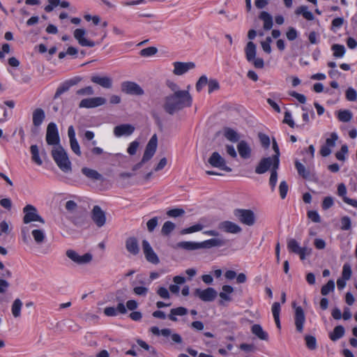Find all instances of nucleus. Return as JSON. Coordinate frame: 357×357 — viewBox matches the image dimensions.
<instances>
[{
    "mask_svg": "<svg viewBox=\"0 0 357 357\" xmlns=\"http://www.w3.org/2000/svg\"><path fill=\"white\" fill-rule=\"evenodd\" d=\"M23 223L29 225L21 228V237L24 244H29L31 241L30 234L33 238L34 242L40 245L43 244L46 240L45 230L39 227L36 222L45 225V220L38 212L37 208L31 205L27 204L23 208Z\"/></svg>",
    "mask_w": 357,
    "mask_h": 357,
    "instance_id": "nucleus-1",
    "label": "nucleus"
},
{
    "mask_svg": "<svg viewBox=\"0 0 357 357\" xmlns=\"http://www.w3.org/2000/svg\"><path fill=\"white\" fill-rule=\"evenodd\" d=\"M192 102V98L189 92L169 93L164 97L162 107L166 113L174 115L185 107H190Z\"/></svg>",
    "mask_w": 357,
    "mask_h": 357,
    "instance_id": "nucleus-2",
    "label": "nucleus"
},
{
    "mask_svg": "<svg viewBox=\"0 0 357 357\" xmlns=\"http://www.w3.org/2000/svg\"><path fill=\"white\" fill-rule=\"evenodd\" d=\"M52 156L62 172L65 173H70L72 172L71 162L69 160L67 152L61 146L53 147Z\"/></svg>",
    "mask_w": 357,
    "mask_h": 357,
    "instance_id": "nucleus-3",
    "label": "nucleus"
},
{
    "mask_svg": "<svg viewBox=\"0 0 357 357\" xmlns=\"http://www.w3.org/2000/svg\"><path fill=\"white\" fill-rule=\"evenodd\" d=\"M158 146V137L157 135L155 134L153 135L150 140L149 141L145 151L144 153L141 162H138L135 165L132 167V170L136 171L139 169H140L143 164L151 160V158L154 155Z\"/></svg>",
    "mask_w": 357,
    "mask_h": 357,
    "instance_id": "nucleus-4",
    "label": "nucleus"
},
{
    "mask_svg": "<svg viewBox=\"0 0 357 357\" xmlns=\"http://www.w3.org/2000/svg\"><path fill=\"white\" fill-rule=\"evenodd\" d=\"M245 57L248 61L252 62L256 68L261 69L264 66V61L261 58H255L257 54L256 45L250 41L245 47Z\"/></svg>",
    "mask_w": 357,
    "mask_h": 357,
    "instance_id": "nucleus-5",
    "label": "nucleus"
},
{
    "mask_svg": "<svg viewBox=\"0 0 357 357\" xmlns=\"http://www.w3.org/2000/svg\"><path fill=\"white\" fill-rule=\"evenodd\" d=\"M234 215L239 222L247 226H252L255 223V215L252 210L236 208L234 211Z\"/></svg>",
    "mask_w": 357,
    "mask_h": 357,
    "instance_id": "nucleus-6",
    "label": "nucleus"
},
{
    "mask_svg": "<svg viewBox=\"0 0 357 357\" xmlns=\"http://www.w3.org/2000/svg\"><path fill=\"white\" fill-rule=\"evenodd\" d=\"M86 31L84 29H76L73 32V36L77 40L78 43L82 47H93L96 45L101 43L102 40L106 37V33L104 34L100 41L97 43L90 40L86 38Z\"/></svg>",
    "mask_w": 357,
    "mask_h": 357,
    "instance_id": "nucleus-7",
    "label": "nucleus"
},
{
    "mask_svg": "<svg viewBox=\"0 0 357 357\" xmlns=\"http://www.w3.org/2000/svg\"><path fill=\"white\" fill-rule=\"evenodd\" d=\"M208 162L213 167L218 168L227 172H231V168L227 165L225 159L217 151L212 153Z\"/></svg>",
    "mask_w": 357,
    "mask_h": 357,
    "instance_id": "nucleus-8",
    "label": "nucleus"
},
{
    "mask_svg": "<svg viewBox=\"0 0 357 357\" xmlns=\"http://www.w3.org/2000/svg\"><path fill=\"white\" fill-rule=\"evenodd\" d=\"M46 142L49 145L61 146L58 129L53 122L50 123L47 127Z\"/></svg>",
    "mask_w": 357,
    "mask_h": 357,
    "instance_id": "nucleus-9",
    "label": "nucleus"
},
{
    "mask_svg": "<svg viewBox=\"0 0 357 357\" xmlns=\"http://www.w3.org/2000/svg\"><path fill=\"white\" fill-rule=\"evenodd\" d=\"M66 255L70 259L78 265L89 264L93 259V256L90 253H85L83 255H79L73 250H68Z\"/></svg>",
    "mask_w": 357,
    "mask_h": 357,
    "instance_id": "nucleus-10",
    "label": "nucleus"
},
{
    "mask_svg": "<svg viewBox=\"0 0 357 357\" xmlns=\"http://www.w3.org/2000/svg\"><path fill=\"white\" fill-rule=\"evenodd\" d=\"M121 89L122 92L135 96H142L144 93L142 88L134 82L126 81L121 84Z\"/></svg>",
    "mask_w": 357,
    "mask_h": 357,
    "instance_id": "nucleus-11",
    "label": "nucleus"
},
{
    "mask_svg": "<svg viewBox=\"0 0 357 357\" xmlns=\"http://www.w3.org/2000/svg\"><path fill=\"white\" fill-rule=\"evenodd\" d=\"M194 294L195 296L199 297L204 302H211L214 301L218 295L217 291L212 287H208L204 290L196 289Z\"/></svg>",
    "mask_w": 357,
    "mask_h": 357,
    "instance_id": "nucleus-12",
    "label": "nucleus"
},
{
    "mask_svg": "<svg viewBox=\"0 0 357 357\" xmlns=\"http://www.w3.org/2000/svg\"><path fill=\"white\" fill-rule=\"evenodd\" d=\"M293 307L295 309L294 323L296 331L299 333H302L303 331L304 324L305 322L304 311L301 306H296L295 303H293Z\"/></svg>",
    "mask_w": 357,
    "mask_h": 357,
    "instance_id": "nucleus-13",
    "label": "nucleus"
},
{
    "mask_svg": "<svg viewBox=\"0 0 357 357\" xmlns=\"http://www.w3.org/2000/svg\"><path fill=\"white\" fill-rule=\"evenodd\" d=\"M174 70L172 71L173 74L177 76L183 75V74L188 72L190 70L194 69L195 68V64L194 62H181V61H175L173 63Z\"/></svg>",
    "mask_w": 357,
    "mask_h": 357,
    "instance_id": "nucleus-14",
    "label": "nucleus"
},
{
    "mask_svg": "<svg viewBox=\"0 0 357 357\" xmlns=\"http://www.w3.org/2000/svg\"><path fill=\"white\" fill-rule=\"evenodd\" d=\"M142 245L146 259L153 264H159V258L153 250L150 243L146 240H143Z\"/></svg>",
    "mask_w": 357,
    "mask_h": 357,
    "instance_id": "nucleus-15",
    "label": "nucleus"
},
{
    "mask_svg": "<svg viewBox=\"0 0 357 357\" xmlns=\"http://www.w3.org/2000/svg\"><path fill=\"white\" fill-rule=\"evenodd\" d=\"M107 100L102 97H94L85 98L80 101L79 107L80 108H95L106 103Z\"/></svg>",
    "mask_w": 357,
    "mask_h": 357,
    "instance_id": "nucleus-16",
    "label": "nucleus"
},
{
    "mask_svg": "<svg viewBox=\"0 0 357 357\" xmlns=\"http://www.w3.org/2000/svg\"><path fill=\"white\" fill-rule=\"evenodd\" d=\"M269 169H275V160L273 157L262 158L255 168V172L261 174Z\"/></svg>",
    "mask_w": 357,
    "mask_h": 357,
    "instance_id": "nucleus-17",
    "label": "nucleus"
},
{
    "mask_svg": "<svg viewBox=\"0 0 357 357\" xmlns=\"http://www.w3.org/2000/svg\"><path fill=\"white\" fill-rule=\"evenodd\" d=\"M218 228L226 233L234 234H238L242 231V229L239 225L229 220L220 222L218 224Z\"/></svg>",
    "mask_w": 357,
    "mask_h": 357,
    "instance_id": "nucleus-18",
    "label": "nucleus"
},
{
    "mask_svg": "<svg viewBox=\"0 0 357 357\" xmlns=\"http://www.w3.org/2000/svg\"><path fill=\"white\" fill-rule=\"evenodd\" d=\"M91 218L98 227H102L106 222L105 213L99 206H95L93 207Z\"/></svg>",
    "mask_w": 357,
    "mask_h": 357,
    "instance_id": "nucleus-19",
    "label": "nucleus"
},
{
    "mask_svg": "<svg viewBox=\"0 0 357 357\" xmlns=\"http://www.w3.org/2000/svg\"><path fill=\"white\" fill-rule=\"evenodd\" d=\"M135 127L130 124H121L114 127V134L116 137L129 136L133 133Z\"/></svg>",
    "mask_w": 357,
    "mask_h": 357,
    "instance_id": "nucleus-20",
    "label": "nucleus"
},
{
    "mask_svg": "<svg viewBox=\"0 0 357 357\" xmlns=\"http://www.w3.org/2000/svg\"><path fill=\"white\" fill-rule=\"evenodd\" d=\"M225 244V240L220 238H214L200 242V248L210 249L212 248H219L224 246Z\"/></svg>",
    "mask_w": 357,
    "mask_h": 357,
    "instance_id": "nucleus-21",
    "label": "nucleus"
},
{
    "mask_svg": "<svg viewBox=\"0 0 357 357\" xmlns=\"http://www.w3.org/2000/svg\"><path fill=\"white\" fill-rule=\"evenodd\" d=\"M237 150L242 158L248 159L250 158L252 149L247 142L240 141L237 144Z\"/></svg>",
    "mask_w": 357,
    "mask_h": 357,
    "instance_id": "nucleus-22",
    "label": "nucleus"
},
{
    "mask_svg": "<svg viewBox=\"0 0 357 357\" xmlns=\"http://www.w3.org/2000/svg\"><path fill=\"white\" fill-rule=\"evenodd\" d=\"M91 81L97 84L105 89H110L112 86V79L107 76L100 77L98 75L92 76Z\"/></svg>",
    "mask_w": 357,
    "mask_h": 357,
    "instance_id": "nucleus-23",
    "label": "nucleus"
},
{
    "mask_svg": "<svg viewBox=\"0 0 357 357\" xmlns=\"http://www.w3.org/2000/svg\"><path fill=\"white\" fill-rule=\"evenodd\" d=\"M126 248L128 252L137 255L139 252L137 239L135 237H129L126 241Z\"/></svg>",
    "mask_w": 357,
    "mask_h": 357,
    "instance_id": "nucleus-24",
    "label": "nucleus"
},
{
    "mask_svg": "<svg viewBox=\"0 0 357 357\" xmlns=\"http://www.w3.org/2000/svg\"><path fill=\"white\" fill-rule=\"evenodd\" d=\"M346 194H347V188H346L345 185L344 183L339 184L338 187H337V195L342 197V199L345 203H347L355 208H357V200L350 199V198L346 197Z\"/></svg>",
    "mask_w": 357,
    "mask_h": 357,
    "instance_id": "nucleus-25",
    "label": "nucleus"
},
{
    "mask_svg": "<svg viewBox=\"0 0 357 357\" xmlns=\"http://www.w3.org/2000/svg\"><path fill=\"white\" fill-rule=\"evenodd\" d=\"M45 118V112L41 108H37L33 112L32 121L35 127L40 126Z\"/></svg>",
    "mask_w": 357,
    "mask_h": 357,
    "instance_id": "nucleus-26",
    "label": "nucleus"
},
{
    "mask_svg": "<svg viewBox=\"0 0 357 357\" xmlns=\"http://www.w3.org/2000/svg\"><path fill=\"white\" fill-rule=\"evenodd\" d=\"M82 173L86 176L88 178L93 181H102L103 177L102 174L98 172L96 170L88 168L83 167L81 169Z\"/></svg>",
    "mask_w": 357,
    "mask_h": 357,
    "instance_id": "nucleus-27",
    "label": "nucleus"
},
{
    "mask_svg": "<svg viewBox=\"0 0 357 357\" xmlns=\"http://www.w3.org/2000/svg\"><path fill=\"white\" fill-rule=\"evenodd\" d=\"M251 332L261 340L268 341V333L264 331L261 326L259 324L252 325L251 327Z\"/></svg>",
    "mask_w": 357,
    "mask_h": 357,
    "instance_id": "nucleus-28",
    "label": "nucleus"
},
{
    "mask_svg": "<svg viewBox=\"0 0 357 357\" xmlns=\"http://www.w3.org/2000/svg\"><path fill=\"white\" fill-rule=\"evenodd\" d=\"M234 291V288L229 285H223L222 287V291L219 294L221 298L220 301V305H224V301H231V298L230 294Z\"/></svg>",
    "mask_w": 357,
    "mask_h": 357,
    "instance_id": "nucleus-29",
    "label": "nucleus"
},
{
    "mask_svg": "<svg viewBox=\"0 0 357 357\" xmlns=\"http://www.w3.org/2000/svg\"><path fill=\"white\" fill-rule=\"evenodd\" d=\"M223 135L225 137L231 142H237L239 141L240 135L234 129L226 127L223 129Z\"/></svg>",
    "mask_w": 357,
    "mask_h": 357,
    "instance_id": "nucleus-30",
    "label": "nucleus"
},
{
    "mask_svg": "<svg viewBox=\"0 0 357 357\" xmlns=\"http://www.w3.org/2000/svg\"><path fill=\"white\" fill-rule=\"evenodd\" d=\"M161 335L164 337H169L172 342L176 344H181L183 339L178 333H173L169 328H164L161 330Z\"/></svg>",
    "mask_w": 357,
    "mask_h": 357,
    "instance_id": "nucleus-31",
    "label": "nucleus"
},
{
    "mask_svg": "<svg viewBox=\"0 0 357 357\" xmlns=\"http://www.w3.org/2000/svg\"><path fill=\"white\" fill-rule=\"evenodd\" d=\"M139 283L140 284H144V282L143 280L132 281L131 282L132 286H133V292L137 296H145L149 292V289L144 286H137V284Z\"/></svg>",
    "mask_w": 357,
    "mask_h": 357,
    "instance_id": "nucleus-32",
    "label": "nucleus"
},
{
    "mask_svg": "<svg viewBox=\"0 0 357 357\" xmlns=\"http://www.w3.org/2000/svg\"><path fill=\"white\" fill-rule=\"evenodd\" d=\"M177 248L183 249L185 250H196L201 249L200 243L192 242V241H181L176 244Z\"/></svg>",
    "mask_w": 357,
    "mask_h": 357,
    "instance_id": "nucleus-33",
    "label": "nucleus"
},
{
    "mask_svg": "<svg viewBox=\"0 0 357 357\" xmlns=\"http://www.w3.org/2000/svg\"><path fill=\"white\" fill-rule=\"evenodd\" d=\"M259 19L264 22L263 28L265 30H271L273 27V17L266 11H262L260 13Z\"/></svg>",
    "mask_w": 357,
    "mask_h": 357,
    "instance_id": "nucleus-34",
    "label": "nucleus"
},
{
    "mask_svg": "<svg viewBox=\"0 0 357 357\" xmlns=\"http://www.w3.org/2000/svg\"><path fill=\"white\" fill-rule=\"evenodd\" d=\"M187 313L188 310L185 307H178L176 308L172 309L168 317L170 320L173 321H176V316H183L185 315Z\"/></svg>",
    "mask_w": 357,
    "mask_h": 357,
    "instance_id": "nucleus-35",
    "label": "nucleus"
},
{
    "mask_svg": "<svg viewBox=\"0 0 357 357\" xmlns=\"http://www.w3.org/2000/svg\"><path fill=\"white\" fill-rule=\"evenodd\" d=\"M344 333L345 330L342 326H337L334 328L333 332L330 333V339L333 342L337 341L344 336Z\"/></svg>",
    "mask_w": 357,
    "mask_h": 357,
    "instance_id": "nucleus-36",
    "label": "nucleus"
},
{
    "mask_svg": "<svg viewBox=\"0 0 357 357\" xmlns=\"http://www.w3.org/2000/svg\"><path fill=\"white\" fill-rule=\"evenodd\" d=\"M22 305V302L20 298H16L14 300L11 306V312L13 316L15 318H18L21 316V310Z\"/></svg>",
    "mask_w": 357,
    "mask_h": 357,
    "instance_id": "nucleus-37",
    "label": "nucleus"
},
{
    "mask_svg": "<svg viewBox=\"0 0 357 357\" xmlns=\"http://www.w3.org/2000/svg\"><path fill=\"white\" fill-rule=\"evenodd\" d=\"M295 13L296 15H302L303 16V17L307 20H314V15H313L312 13L307 10V7L306 6H301L298 7L296 10Z\"/></svg>",
    "mask_w": 357,
    "mask_h": 357,
    "instance_id": "nucleus-38",
    "label": "nucleus"
},
{
    "mask_svg": "<svg viewBox=\"0 0 357 357\" xmlns=\"http://www.w3.org/2000/svg\"><path fill=\"white\" fill-rule=\"evenodd\" d=\"M287 248L289 252L298 255L301 246L296 239L290 238L287 240Z\"/></svg>",
    "mask_w": 357,
    "mask_h": 357,
    "instance_id": "nucleus-39",
    "label": "nucleus"
},
{
    "mask_svg": "<svg viewBox=\"0 0 357 357\" xmlns=\"http://www.w3.org/2000/svg\"><path fill=\"white\" fill-rule=\"evenodd\" d=\"M30 151L31 153V159L38 165H41L43 163L42 160L39 156V150L37 145H31L30 147Z\"/></svg>",
    "mask_w": 357,
    "mask_h": 357,
    "instance_id": "nucleus-40",
    "label": "nucleus"
},
{
    "mask_svg": "<svg viewBox=\"0 0 357 357\" xmlns=\"http://www.w3.org/2000/svg\"><path fill=\"white\" fill-rule=\"evenodd\" d=\"M331 50L333 52V56L336 58H341L345 54V47L342 45L334 44L332 45Z\"/></svg>",
    "mask_w": 357,
    "mask_h": 357,
    "instance_id": "nucleus-41",
    "label": "nucleus"
},
{
    "mask_svg": "<svg viewBox=\"0 0 357 357\" xmlns=\"http://www.w3.org/2000/svg\"><path fill=\"white\" fill-rule=\"evenodd\" d=\"M352 113L349 110H340L338 112L337 118L342 122H349L352 119Z\"/></svg>",
    "mask_w": 357,
    "mask_h": 357,
    "instance_id": "nucleus-42",
    "label": "nucleus"
},
{
    "mask_svg": "<svg viewBox=\"0 0 357 357\" xmlns=\"http://www.w3.org/2000/svg\"><path fill=\"white\" fill-rule=\"evenodd\" d=\"M176 227L174 223L171 221L165 222L161 229V233L164 236H168Z\"/></svg>",
    "mask_w": 357,
    "mask_h": 357,
    "instance_id": "nucleus-43",
    "label": "nucleus"
},
{
    "mask_svg": "<svg viewBox=\"0 0 357 357\" xmlns=\"http://www.w3.org/2000/svg\"><path fill=\"white\" fill-rule=\"evenodd\" d=\"M305 344L310 350H314L317 347V340L315 337L310 335L305 336Z\"/></svg>",
    "mask_w": 357,
    "mask_h": 357,
    "instance_id": "nucleus-44",
    "label": "nucleus"
},
{
    "mask_svg": "<svg viewBox=\"0 0 357 357\" xmlns=\"http://www.w3.org/2000/svg\"><path fill=\"white\" fill-rule=\"evenodd\" d=\"M295 167L297 169V172L300 176L303 178H307L309 176V171H307L305 167L298 161L295 162Z\"/></svg>",
    "mask_w": 357,
    "mask_h": 357,
    "instance_id": "nucleus-45",
    "label": "nucleus"
},
{
    "mask_svg": "<svg viewBox=\"0 0 357 357\" xmlns=\"http://www.w3.org/2000/svg\"><path fill=\"white\" fill-rule=\"evenodd\" d=\"M335 289V283L334 281L330 280L325 285L321 287V294L323 296L328 295L331 291H333Z\"/></svg>",
    "mask_w": 357,
    "mask_h": 357,
    "instance_id": "nucleus-46",
    "label": "nucleus"
},
{
    "mask_svg": "<svg viewBox=\"0 0 357 357\" xmlns=\"http://www.w3.org/2000/svg\"><path fill=\"white\" fill-rule=\"evenodd\" d=\"M70 84H69L68 83H64L63 84L60 86L56 90L54 98L56 99L59 98L63 93L68 91L70 85H74L76 84L75 82L70 81Z\"/></svg>",
    "mask_w": 357,
    "mask_h": 357,
    "instance_id": "nucleus-47",
    "label": "nucleus"
},
{
    "mask_svg": "<svg viewBox=\"0 0 357 357\" xmlns=\"http://www.w3.org/2000/svg\"><path fill=\"white\" fill-rule=\"evenodd\" d=\"M278 167H279V166H277V167H275V169H271V176H270V179H269V184L271 186L272 191L274 190L276 183H277V181H278L277 171H278Z\"/></svg>",
    "mask_w": 357,
    "mask_h": 357,
    "instance_id": "nucleus-48",
    "label": "nucleus"
},
{
    "mask_svg": "<svg viewBox=\"0 0 357 357\" xmlns=\"http://www.w3.org/2000/svg\"><path fill=\"white\" fill-rule=\"evenodd\" d=\"M158 52V49L155 47H149L142 49L140 51V55L144 57H149L155 55Z\"/></svg>",
    "mask_w": 357,
    "mask_h": 357,
    "instance_id": "nucleus-49",
    "label": "nucleus"
},
{
    "mask_svg": "<svg viewBox=\"0 0 357 357\" xmlns=\"http://www.w3.org/2000/svg\"><path fill=\"white\" fill-rule=\"evenodd\" d=\"M204 228V226L201 224H196L195 225H192L188 228L183 229L181 233V234H190L196 231H199L202 230Z\"/></svg>",
    "mask_w": 357,
    "mask_h": 357,
    "instance_id": "nucleus-50",
    "label": "nucleus"
},
{
    "mask_svg": "<svg viewBox=\"0 0 357 357\" xmlns=\"http://www.w3.org/2000/svg\"><path fill=\"white\" fill-rule=\"evenodd\" d=\"M273 149L275 152V154L272 156L274 158V160H275V167H277V166H279V164H280V150H279V147H278V145L275 141V139H273Z\"/></svg>",
    "mask_w": 357,
    "mask_h": 357,
    "instance_id": "nucleus-51",
    "label": "nucleus"
},
{
    "mask_svg": "<svg viewBox=\"0 0 357 357\" xmlns=\"http://www.w3.org/2000/svg\"><path fill=\"white\" fill-rule=\"evenodd\" d=\"M258 137L259 139V141H260V143L264 147V148H268L269 146H270V138L269 137L264 134V133H262V132H259L258 134Z\"/></svg>",
    "mask_w": 357,
    "mask_h": 357,
    "instance_id": "nucleus-52",
    "label": "nucleus"
},
{
    "mask_svg": "<svg viewBox=\"0 0 357 357\" xmlns=\"http://www.w3.org/2000/svg\"><path fill=\"white\" fill-rule=\"evenodd\" d=\"M288 185L285 181H282L280 182L279 185V191H280V197L284 199L287 194L288 192Z\"/></svg>",
    "mask_w": 357,
    "mask_h": 357,
    "instance_id": "nucleus-53",
    "label": "nucleus"
},
{
    "mask_svg": "<svg viewBox=\"0 0 357 357\" xmlns=\"http://www.w3.org/2000/svg\"><path fill=\"white\" fill-rule=\"evenodd\" d=\"M185 213V211L182 208H173L170 209L167 212V215L172 218H177L183 215Z\"/></svg>",
    "mask_w": 357,
    "mask_h": 357,
    "instance_id": "nucleus-54",
    "label": "nucleus"
},
{
    "mask_svg": "<svg viewBox=\"0 0 357 357\" xmlns=\"http://www.w3.org/2000/svg\"><path fill=\"white\" fill-rule=\"evenodd\" d=\"M346 98L349 101H355V100H356V99H357L356 91L354 89L351 88V87L348 88V89L346 91Z\"/></svg>",
    "mask_w": 357,
    "mask_h": 357,
    "instance_id": "nucleus-55",
    "label": "nucleus"
},
{
    "mask_svg": "<svg viewBox=\"0 0 357 357\" xmlns=\"http://www.w3.org/2000/svg\"><path fill=\"white\" fill-rule=\"evenodd\" d=\"M93 93V89L91 86L80 89L77 91V94L80 96H91Z\"/></svg>",
    "mask_w": 357,
    "mask_h": 357,
    "instance_id": "nucleus-56",
    "label": "nucleus"
},
{
    "mask_svg": "<svg viewBox=\"0 0 357 357\" xmlns=\"http://www.w3.org/2000/svg\"><path fill=\"white\" fill-rule=\"evenodd\" d=\"M351 219L348 216H344L341 218V229L349 230L351 228Z\"/></svg>",
    "mask_w": 357,
    "mask_h": 357,
    "instance_id": "nucleus-57",
    "label": "nucleus"
},
{
    "mask_svg": "<svg viewBox=\"0 0 357 357\" xmlns=\"http://www.w3.org/2000/svg\"><path fill=\"white\" fill-rule=\"evenodd\" d=\"M337 135L335 132H332L331 134V137L326 139V146L329 147H334L335 146V142L337 140Z\"/></svg>",
    "mask_w": 357,
    "mask_h": 357,
    "instance_id": "nucleus-58",
    "label": "nucleus"
},
{
    "mask_svg": "<svg viewBox=\"0 0 357 357\" xmlns=\"http://www.w3.org/2000/svg\"><path fill=\"white\" fill-rule=\"evenodd\" d=\"M208 84V79L206 76L202 75L199 77V80L196 84V89L197 91H200L202 88Z\"/></svg>",
    "mask_w": 357,
    "mask_h": 357,
    "instance_id": "nucleus-59",
    "label": "nucleus"
},
{
    "mask_svg": "<svg viewBox=\"0 0 357 357\" xmlns=\"http://www.w3.org/2000/svg\"><path fill=\"white\" fill-rule=\"evenodd\" d=\"M348 153V147L347 145H342L340 151L335 153V157L337 160L344 161L345 160L344 154Z\"/></svg>",
    "mask_w": 357,
    "mask_h": 357,
    "instance_id": "nucleus-60",
    "label": "nucleus"
},
{
    "mask_svg": "<svg viewBox=\"0 0 357 357\" xmlns=\"http://www.w3.org/2000/svg\"><path fill=\"white\" fill-rule=\"evenodd\" d=\"M157 294L163 299H168L170 297V294L167 288L160 287L157 289Z\"/></svg>",
    "mask_w": 357,
    "mask_h": 357,
    "instance_id": "nucleus-61",
    "label": "nucleus"
},
{
    "mask_svg": "<svg viewBox=\"0 0 357 357\" xmlns=\"http://www.w3.org/2000/svg\"><path fill=\"white\" fill-rule=\"evenodd\" d=\"M333 198L332 197H326L322 202L321 206L324 210H327L333 206Z\"/></svg>",
    "mask_w": 357,
    "mask_h": 357,
    "instance_id": "nucleus-62",
    "label": "nucleus"
},
{
    "mask_svg": "<svg viewBox=\"0 0 357 357\" xmlns=\"http://www.w3.org/2000/svg\"><path fill=\"white\" fill-rule=\"evenodd\" d=\"M158 218L157 217H154L151 219H150L146 222L147 229L149 232H152L155 228L158 225Z\"/></svg>",
    "mask_w": 357,
    "mask_h": 357,
    "instance_id": "nucleus-63",
    "label": "nucleus"
},
{
    "mask_svg": "<svg viewBox=\"0 0 357 357\" xmlns=\"http://www.w3.org/2000/svg\"><path fill=\"white\" fill-rule=\"evenodd\" d=\"M351 268L349 264H344L342 269V278L344 280H349L351 275Z\"/></svg>",
    "mask_w": 357,
    "mask_h": 357,
    "instance_id": "nucleus-64",
    "label": "nucleus"
}]
</instances>
